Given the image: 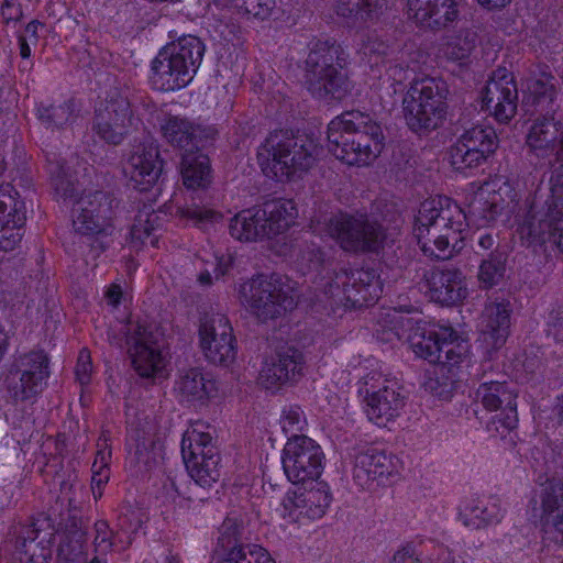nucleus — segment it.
<instances>
[{
  "label": "nucleus",
  "mask_w": 563,
  "mask_h": 563,
  "mask_svg": "<svg viewBox=\"0 0 563 563\" xmlns=\"http://www.w3.org/2000/svg\"><path fill=\"white\" fill-rule=\"evenodd\" d=\"M466 214L446 196L424 200L415 221V235L421 251L438 260L450 258L462 249Z\"/></svg>",
  "instance_id": "nucleus-1"
},
{
  "label": "nucleus",
  "mask_w": 563,
  "mask_h": 563,
  "mask_svg": "<svg viewBox=\"0 0 563 563\" xmlns=\"http://www.w3.org/2000/svg\"><path fill=\"white\" fill-rule=\"evenodd\" d=\"M384 133L369 114L346 111L328 125V148L347 165H368L384 148Z\"/></svg>",
  "instance_id": "nucleus-2"
},
{
  "label": "nucleus",
  "mask_w": 563,
  "mask_h": 563,
  "mask_svg": "<svg viewBox=\"0 0 563 563\" xmlns=\"http://www.w3.org/2000/svg\"><path fill=\"white\" fill-rule=\"evenodd\" d=\"M346 54L334 40H318L305 62V84L320 100H342L351 90L346 71Z\"/></svg>",
  "instance_id": "nucleus-3"
},
{
  "label": "nucleus",
  "mask_w": 563,
  "mask_h": 563,
  "mask_svg": "<svg viewBox=\"0 0 563 563\" xmlns=\"http://www.w3.org/2000/svg\"><path fill=\"white\" fill-rule=\"evenodd\" d=\"M205 54V44L194 35H185L163 47L152 62L151 82L161 91L186 87L196 75Z\"/></svg>",
  "instance_id": "nucleus-4"
},
{
  "label": "nucleus",
  "mask_w": 563,
  "mask_h": 563,
  "mask_svg": "<svg viewBox=\"0 0 563 563\" xmlns=\"http://www.w3.org/2000/svg\"><path fill=\"white\" fill-rule=\"evenodd\" d=\"M263 172L272 177H290L308 170L316 161V146L303 135L287 130L269 133L257 153Z\"/></svg>",
  "instance_id": "nucleus-5"
},
{
  "label": "nucleus",
  "mask_w": 563,
  "mask_h": 563,
  "mask_svg": "<svg viewBox=\"0 0 563 563\" xmlns=\"http://www.w3.org/2000/svg\"><path fill=\"white\" fill-rule=\"evenodd\" d=\"M108 341L119 349L126 346L135 372L145 378L155 377L164 368L162 333L145 321H129L119 330L109 328Z\"/></svg>",
  "instance_id": "nucleus-6"
},
{
  "label": "nucleus",
  "mask_w": 563,
  "mask_h": 563,
  "mask_svg": "<svg viewBox=\"0 0 563 563\" xmlns=\"http://www.w3.org/2000/svg\"><path fill=\"white\" fill-rule=\"evenodd\" d=\"M311 228L332 238L350 253H376L385 239L383 227L366 214L340 212L323 220H311Z\"/></svg>",
  "instance_id": "nucleus-7"
},
{
  "label": "nucleus",
  "mask_w": 563,
  "mask_h": 563,
  "mask_svg": "<svg viewBox=\"0 0 563 563\" xmlns=\"http://www.w3.org/2000/svg\"><path fill=\"white\" fill-rule=\"evenodd\" d=\"M448 85L444 80L426 77L415 81L402 99V113L408 128L428 133L439 128L446 114Z\"/></svg>",
  "instance_id": "nucleus-8"
},
{
  "label": "nucleus",
  "mask_w": 563,
  "mask_h": 563,
  "mask_svg": "<svg viewBox=\"0 0 563 563\" xmlns=\"http://www.w3.org/2000/svg\"><path fill=\"white\" fill-rule=\"evenodd\" d=\"M295 206L289 200H271L262 208L239 212L231 219L230 234L239 241L272 238L289 228L295 218Z\"/></svg>",
  "instance_id": "nucleus-9"
},
{
  "label": "nucleus",
  "mask_w": 563,
  "mask_h": 563,
  "mask_svg": "<svg viewBox=\"0 0 563 563\" xmlns=\"http://www.w3.org/2000/svg\"><path fill=\"white\" fill-rule=\"evenodd\" d=\"M412 351L419 356L438 366L443 373L465 362L468 357V344L460 339L451 328L439 331L417 329L410 338Z\"/></svg>",
  "instance_id": "nucleus-10"
},
{
  "label": "nucleus",
  "mask_w": 563,
  "mask_h": 563,
  "mask_svg": "<svg viewBox=\"0 0 563 563\" xmlns=\"http://www.w3.org/2000/svg\"><path fill=\"white\" fill-rule=\"evenodd\" d=\"M240 298L263 322L292 310L297 305L277 277L266 275L244 283L240 288Z\"/></svg>",
  "instance_id": "nucleus-11"
},
{
  "label": "nucleus",
  "mask_w": 563,
  "mask_h": 563,
  "mask_svg": "<svg viewBox=\"0 0 563 563\" xmlns=\"http://www.w3.org/2000/svg\"><path fill=\"white\" fill-rule=\"evenodd\" d=\"M117 199L109 192H84L73 207V227L87 236H109L114 231Z\"/></svg>",
  "instance_id": "nucleus-12"
},
{
  "label": "nucleus",
  "mask_w": 563,
  "mask_h": 563,
  "mask_svg": "<svg viewBox=\"0 0 563 563\" xmlns=\"http://www.w3.org/2000/svg\"><path fill=\"white\" fill-rule=\"evenodd\" d=\"M328 279L320 284L323 292L330 297H338L342 292L340 300L352 308L374 303L383 291L379 276L374 269H341L333 272Z\"/></svg>",
  "instance_id": "nucleus-13"
},
{
  "label": "nucleus",
  "mask_w": 563,
  "mask_h": 563,
  "mask_svg": "<svg viewBox=\"0 0 563 563\" xmlns=\"http://www.w3.org/2000/svg\"><path fill=\"white\" fill-rule=\"evenodd\" d=\"M49 360L44 351L19 355L4 378L8 395L14 401L31 399L43 391L49 376Z\"/></svg>",
  "instance_id": "nucleus-14"
},
{
  "label": "nucleus",
  "mask_w": 563,
  "mask_h": 563,
  "mask_svg": "<svg viewBox=\"0 0 563 563\" xmlns=\"http://www.w3.org/2000/svg\"><path fill=\"white\" fill-rule=\"evenodd\" d=\"M181 455L191 479L214 485L220 478V456L212 444V435L197 429L185 432Z\"/></svg>",
  "instance_id": "nucleus-15"
},
{
  "label": "nucleus",
  "mask_w": 563,
  "mask_h": 563,
  "mask_svg": "<svg viewBox=\"0 0 563 563\" xmlns=\"http://www.w3.org/2000/svg\"><path fill=\"white\" fill-rule=\"evenodd\" d=\"M283 468L294 484L316 482L324 466L321 446L307 435H294L283 451Z\"/></svg>",
  "instance_id": "nucleus-16"
},
{
  "label": "nucleus",
  "mask_w": 563,
  "mask_h": 563,
  "mask_svg": "<svg viewBox=\"0 0 563 563\" xmlns=\"http://www.w3.org/2000/svg\"><path fill=\"white\" fill-rule=\"evenodd\" d=\"M135 117L126 93L114 90L96 110L92 131L108 144L119 145L134 125Z\"/></svg>",
  "instance_id": "nucleus-17"
},
{
  "label": "nucleus",
  "mask_w": 563,
  "mask_h": 563,
  "mask_svg": "<svg viewBox=\"0 0 563 563\" xmlns=\"http://www.w3.org/2000/svg\"><path fill=\"white\" fill-rule=\"evenodd\" d=\"M200 347L209 363L229 367L236 357L233 328L222 313L207 314L199 327Z\"/></svg>",
  "instance_id": "nucleus-18"
},
{
  "label": "nucleus",
  "mask_w": 563,
  "mask_h": 563,
  "mask_svg": "<svg viewBox=\"0 0 563 563\" xmlns=\"http://www.w3.org/2000/svg\"><path fill=\"white\" fill-rule=\"evenodd\" d=\"M517 395L514 389L506 383L499 380L482 382L476 389V400L483 405L488 411H499L496 413L490 424L499 431L501 427L506 431H510L517 427Z\"/></svg>",
  "instance_id": "nucleus-19"
},
{
  "label": "nucleus",
  "mask_w": 563,
  "mask_h": 563,
  "mask_svg": "<svg viewBox=\"0 0 563 563\" xmlns=\"http://www.w3.org/2000/svg\"><path fill=\"white\" fill-rule=\"evenodd\" d=\"M399 459L374 446L358 449L354 454L353 479L362 488H369L374 482L384 484L399 473Z\"/></svg>",
  "instance_id": "nucleus-20"
},
{
  "label": "nucleus",
  "mask_w": 563,
  "mask_h": 563,
  "mask_svg": "<svg viewBox=\"0 0 563 563\" xmlns=\"http://www.w3.org/2000/svg\"><path fill=\"white\" fill-rule=\"evenodd\" d=\"M518 89L514 76L506 69H497L483 92V108L498 122H509L517 112Z\"/></svg>",
  "instance_id": "nucleus-21"
},
{
  "label": "nucleus",
  "mask_w": 563,
  "mask_h": 563,
  "mask_svg": "<svg viewBox=\"0 0 563 563\" xmlns=\"http://www.w3.org/2000/svg\"><path fill=\"white\" fill-rule=\"evenodd\" d=\"M310 487H298L292 493L287 494L283 501V507L292 521H299L301 518L309 520L320 519L324 516L330 503L331 494L329 487L323 482H309Z\"/></svg>",
  "instance_id": "nucleus-22"
},
{
  "label": "nucleus",
  "mask_w": 563,
  "mask_h": 563,
  "mask_svg": "<svg viewBox=\"0 0 563 563\" xmlns=\"http://www.w3.org/2000/svg\"><path fill=\"white\" fill-rule=\"evenodd\" d=\"M305 356L292 346L278 350L266 360L258 375V383L266 389H275L284 384L297 383L303 376Z\"/></svg>",
  "instance_id": "nucleus-23"
},
{
  "label": "nucleus",
  "mask_w": 563,
  "mask_h": 563,
  "mask_svg": "<svg viewBox=\"0 0 563 563\" xmlns=\"http://www.w3.org/2000/svg\"><path fill=\"white\" fill-rule=\"evenodd\" d=\"M130 183L139 191L150 190L163 173V161L158 146L153 142H142L133 147L124 166Z\"/></svg>",
  "instance_id": "nucleus-24"
},
{
  "label": "nucleus",
  "mask_w": 563,
  "mask_h": 563,
  "mask_svg": "<svg viewBox=\"0 0 563 563\" xmlns=\"http://www.w3.org/2000/svg\"><path fill=\"white\" fill-rule=\"evenodd\" d=\"M517 199V191L508 177L497 175L485 181L475 194L468 208L470 214L485 221L495 220L506 203Z\"/></svg>",
  "instance_id": "nucleus-25"
},
{
  "label": "nucleus",
  "mask_w": 563,
  "mask_h": 563,
  "mask_svg": "<svg viewBox=\"0 0 563 563\" xmlns=\"http://www.w3.org/2000/svg\"><path fill=\"white\" fill-rule=\"evenodd\" d=\"M540 498L545 516L543 540L563 549V479H548L543 484Z\"/></svg>",
  "instance_id": "nucleus-26"
},
{
  "label": "nucleus",
  "mask_w": 563,
  "mask_h": 563,
  "mask_svg": "<svg viewBox=\"0 0 563 563\" xmlns=\"http://www.w3.org/2000/svg\"><path fill=\"white\" fill-rule=\"evenodd\" d=\"M424 278L430 299L440 305H457L467 295L463 274L456 268H434Z\"/></svg>",
  "instance_id": "nucleus-27"
},
{
  "label": "nucleus",
  "mask_w": 563,
  "mask_h": 563,
  "mask_svg": "<svg viewBox=\"0 0 563 563\" xmlns=\"http://www.w3.org/2000/svg\"><path fill=\"white\" fill-rule=\"evenodd\" d=\"M167 143L185 153L199 151L210 137L211 131L178 115H168L161 123Z\"/></svg>",
  "instance_id": "nucleus-28"
},
{
  "label": "nucleus",
  "mask_w": 563,
  "mask_h": 563,
  "mask_svg": "<svg viewBox=\"0 0 563 563\" xmlns=\"http://www.w3.org/2000/svg\"><path fill=\"white\" fill-rule=\"evenodd\" d=\"M512 308L509 301L486 303L481 318V340L487 347L497 350L509 335Z\"/></svg>",
  "instance_id": "nucleus-29"
},
{
  "label": "nucleus",
  "mask_w": 563,
  "mask_h": 563,
  "mask_svg": "<svg viewBox=\"0 0 563 563\" xmlns=\"http://www.w3.org/2000/svg\"><path fill=\"white\" fill-rule=\"evenodd\" d=\"M366 415L378 427H385L399 416L404 407V397L394 386H385L377 391L366 390Z\"/></svg>",
  "instance_id": "nucleus-30"
},
{
  "label": "nucleus",
  "mask_w": 563,
  "mask_h": 563,
  "mask_svg": "<svg viewBox=\"0 0 563 563\" xmlns=\"http://www.w3.org/2000/svg\"><path fill=\"white\" fill-rule=\"evenodd\" d=\"M47 172L55 195L75 205L85 191L68 163L56 154H52L47 158Z\"/></svg>",
  "instance_id": "nucleus-31"
},
{
  "label": "nucleus",
  "mask_w": 563,
  "mask_h": 563,
  "mask_svg": "<svg viewBox=\"0 0 563 563\" xmlns=\"http://www.w3.org/2000/svg\"><path fill=\"white\" fill-rule=\"evenodd\" d=\"M459 516L464 526L481 529L498 522L501 510L495 503L466 498L459 506Z\"/></svg>",
  "instance_id": "nucleus-32"
},
{
  "label": "nucleus",
  "mask_w": 563,
  "mask_h": 563,
  "mask_svg": "<svg viewBox=\"0 0 563 563\" xmlns=\"http://www.w3.org/2000/svg\"><path fill=\"white\" fill-rule=\"evenodd\" d=\"M176 391L183 401H200L214 390V383L199 367H190L179 373Z\"/></svg>",
  "instance_id": "nucleus-33"
},
{
  "label": "nucleus",
  "mask_w": 563,
  "mask_h": 563,
  "mask_svg": "<svg viewBox=\"0 0 563 563\" xmlns=\"http://www.w3.org/2000/svg\"><path fill=\"white\" fill-rule=\"evenodd\" d=\"M180 172L188 189L206 188L211 181L210 159L199 151L183 154Z\"/></svg>",
  "instance_id": "nucleus-34"
},
{
  "label": "nucleus",
  "mask_w": 563,
  "mask_h": 563,
  "mask_svg": "<svg viewBox=\"0 0 563 563\" xmlns=\"http://www.w3.org/2000/svg\"><path fill=\"white\" fill-rule=\"evenodd\" d=\"M38 529L23 527L15 539L14 555L19 563H45L47 550L37 542Z\"/></svg>",
  "instance_id": "nucleus-35"
},
{
  "label": "nucleus",
  "mask_w": 563,
  "mask_h": 563,
  "mask_svg": "<svg viewBox=\"0 0 563 563\" xmlns=\"http://www.w3.org/2000/svg\"><path fill=\"white\" fill-rule=\"evenodd\" d=\"M508 254L501 249H495L479 264L477 279L479 287L490 289L499 285L506 275Z\"/></svg>",
  "instance_id": "nucleus-36"
},
{
  "label": "nucleus",
  "mask_w": 563,
  "mask_h": 563,
  "mask_svg": "<svg viewBox=\"0 0 563 563\" xmlns=\"http://www.w3.org/2000/svg\"><path fill=\"white\" fill-rule=\"evenodd\" d=\"M386 5V0H336L338 15L355 24L377 16Z\"/></svg>",
  "instance_id": "nucleus-37"
},
{
  "label": "nucleus",
  "mask_w": 563,
  "mask_h": 563,
  "mask_svg": "<svg viewBox=\"0 0 563 563\" xmlns=\"http://www.w3.org/2000/svg\"><path fill=\"white\" fill-rule=\"evenodd\" d=\"M559 139V130L553 119L542 118L531 125L527 144L533 151H553Z\"/></svg>",
  "instance_id": "nucleus-38"
},
{
  "label": "nucleus",
  "mask_w": 563,
  "mask_h": 563,
  "mask_svg": "<svg viewBox=\"0 0 563 563\" xmlns=\"http://www.w3.org/2000/svg\"><path fill=\"white\" fill-rule=\"evenodd\" d=\"M457 142L464 144L473 151H478L484 157L494 154L498 146V139L496 132L490 126H474L466 130L459 139Z\"/></svg>",
  "instance_id": "nucleus-39"
},
{
  "label": "nucleus",
  "mask_w": 563,
  "mask_h": 563,
  "mask_svg": "<svg viewBox=\"0 0 563 563\" xmlns=\"http://www.w3.org/2000/svg\"><path fill=\"white\" fill-rule=\"evenodd\" d=\"M10 219L14 224H25V203L11 184L0 185V222Z\"/></svg>",
  "instance_id": "nucleus-40"
},
{
  "label": "nucleus",
  "mask_w": 563,
  "mask_h": 563,
  "mask_svg": "<svg viewBox=\"0 0 563 563\" xmlns=\"http://www.w3.org/2000/svg\"><path fill=\"white\" fill-rule=\"evenodd\" d=\"M459 16L456 0H438L432 13L427 19V29L439 31L453 26Z\"/></svg>",
  "instance_id": "nucleus-41"
},
{
  "label": "nucleus",
  "mask_w": 563,
  "mask_h": 563,
  "mask_svg": "<svg viewBox=\"0 0 563 563\" xmlns=\"http://www.w3.org/2000/svg\"><path fill=\"white\" fill-rule=\"evenodd\" d=\"M450 161L454 169L465 173L482 166L487 158L456 141L450 148Z\"/></svg>",
  "instance_id": "nucleus-42"
},
{
  "label": "nucleus",
  "mask_w": 563,
  "mask_h": 563,
  "mask_svg": "<svg viewBox=\"0 0 563 563\" xmlns=\"http://www.w3.org/2000/svg\"><path fill=\"white\" fill-rule=\"evenodd\" d=\"M74 114L73 103L67 101L60 104L40 106L37 115L42 124L47 129L63 128L66 125Z\"/></svg>",
  "instance_id": "nucleus-43"
},
{
  "label": "nucleus",
  "mask_w": 563,
  "mask_h": 563,
  "mask_svg": "<svg viewBox=\"0 0 563 563\" xmlns=\"http://www.w3.org/2000/svg\"><path fill=\"white\" fill-rule=\"evenodd\" d=\"M243 529L242 522L234 517H227L223 520L218 539L222 553L247 544L243 541Z\"/></svg>",
  "instance_id": "nucleus-44"
},
{
  "label": "nucleus",
  "mask_w": 563,
  "mask_h": 563,
  "mask_svg": "<svg viewBox=\"0 0 563 563\" xmlns=\"http://www.w3.org/2000/svg\"><path fill=\"white\" fill-rule=\"evenodd\" d=\"M550 230H552V221L529 219L519 227L518 233L527 246H533L551 242L548 236Z\"/></svg>",
  "instance_id": "nucleus-45"
},
{
  "label": "nucleus",
  "mask_w": 563,
  "mask_h": 563,
  "mask_svg": "<svg viewBox=\"0 0 563 563\" xmlns=\"http://www.w3.org/2000/svg\"><path fill=\"white\" fill-rule=\"evenodd\" d=\"M265 556L271 555L264 548L250 543L222 553L220 563H263Z\"/></svg>",
  "instance_id": "nucleus-46"
},
{
  "label": "nucleus",
  "mask_w": 563,
  "mask_h": 563,
  "mask_svg": "<svg viewBox=\"0 0 563 563\" xmlns=\"http://www.w3.org/2000/svg\"><path fill=\"white\" fill-rule=\"evenodd\" d=\"M300 263L306 266L309 272H317L321 274L325 272L327 276H323L321 280L324 283L329 276H333L334 269H331V264L325 260L324 253L318 246L311 245L303 250L300 254Z\"/></svg>",
  "instance_id": "nucleus-47"
},
{
  "label": "nucleus",
  "mask_w": 563,
  "mask_h": 563,
  "mask_svg": "<svg viewBox=\"0 0 563 563\" xmlns=\"http://www.w3.org/2000/svg\"><path fill=\"white\" fill-rule=\"evenodd\" d=\"M383 320L385 324H380V329L376 330V334L385 342L399 340L406 325L410 324V319L404 318L397 311L387 312Z\"/></svg>",
  "instance_id": "nucleus-48"
},
{
  "label": "nucleus",
  "mask_w": 563,
  "mask_h": 563,
  "mask_svg": "<svg viewBox=\"0 0 563 563\" xmlns=\"http://www.w3.org/2000/svg\"><path fill=\"white\" fill-rule=\"evenodd\" d=\"M177 213L181 218H186L201 228H205L209 223L217 222L222 218V216L214 210L200 207L195 202L178 207Z\"/></svg>",
  "instance_id": "nucleus-49"
},
{
  "label": "nucleus",
  "mask_w": 563,
  "mask_h": 563,
  "mask_svg": "<svg viewBox=\"0 0 563 563\" xmlns=\"http://www.w3.org/2000/svg\"><path fill=\"white\" fill-rule=\"evenodd\" d=\"M553 81V76L542 75L530 88L536 103L540 106L542 110L547 109L556 97V89Z\"/></svg>",
  "instance_id": "nucleus-50"
},
{
  "label": "nucleus",
  "mask_w": 563,
  "mask_h": 563,
  "mask_svg": "<svg viewBox=\"0 0 563 563\" xmlns=\"http://www.w3.org/2000/svg\"><path fill=\"white\" fill-rule=\"evenodd\" d=\"M24 224H14L10 219L0 222V251L11 252L21 243Z\"/></svg>",
  "instance_id": "nucleus-51"
},
{
  "label": "nucleus",
  "mask_w": 563,
  "mask_h": 563,
  "mask_svg": "<svg viewBox=\"0 0 563 563\" xmlns=\"http://www.w3.org/2000/svg\"><path fill=\"white\" fill-rule=\"evenodd\" d=\"M276 7V0H241L239 12L257 20L268 19Z\"/></svg>",
  "instance_id": "nucleus-52"
},
{
  "label": "nucleus",
  "mask_w": 563,
  "mask_h": 563,
  "mask_svg": "<svg viewBox=\"0 0 563 563\" xmlns=\"http://www.w3.org/2000/svg\"><path fill=\"white\" fill-rule=\"evenodd\" d=\"M474 46L473 38H468V36L462 37L459 35L448 42L444 48V54L448 59L462 64L468 58Z\"/></svg>",
  "instance_id": "nucleus-53"
},
{
  "label": "nucleus",
  "mask_w": 563,
  "mask_h": 563,
  "mask_svg": "<svg viewBox=\"0 0 563 563\" xmlns=\"http://www.w3.org/2000/svg\"><path fill=\"white\" fill-rule=\"evenodd\" d=\"M86 534L82 531H74L67 536V540L59 545V555L67 561H78L84 554Z\"/></svg>",
  "instance_id": "nucleus-54"
},
{
  "label": "nucleus",
  "mask_w": 563,
  "mask_h": 563,
  "mask_svg": "<svg viewBox=\"0 0 563 563\" xmlns=\"http://www.w3.org/2000/svg\"><path fill=\"white\" fill-rule=\"evenodd\" d=\"M212 487L213 485H205L192 479V483L187 486L183 500L186 501L188 508L198 510L201 505L210 500L208 489Z\"/></svg>",
  "instance_id": "nucleus-55"
},
{
  "label": "nucleus",
  "mask_w": 563,
  "mask_h": 563,
  "mask_svg": "<svg viewBox=\"0 0 563 563\" xmlns=\"http://www.w3.org/2000/svg\"><path fill=\"white\" fill-rule=\"evenodd\" d=\"M438 0H407L408 16L421 27L427 29V19Z\"/></svg>",
  "instance_id": "nucleus-56"
},
{
  "label": "nucleus",
  "mask_w": 563,
  "mask_h": 563,
  "mask_svg": "<svg viewBox=\"0 0 563 563\" xmlns=\"http://www.w3.org/2000/svg\"><path fill=\"white\" fill-rule=\"evenodd\" d=\"M303 423V412L299 406L290 405L283 409L280 424L284 432L300 431Z\"/></svg>",
  "instance_id": "nucleus-57"
},
{
  "label": "nucleus",
  "mask_w": 563,
  "mask_h": 563,
  "mask_svg": "<svg viewBox=\"0 0 563 563\" xmlns=\"http://www.w3.org/2000/svg\"><path fill=\"white\" fill-rule=\"evenodd\" d=\"M95 540L93 545L96 552H99L101 554H104L109 552L113 545L112 543V537L113 532L110 529L109 525L104 520H98L95 523Z\"/></svg>",
  "instance_id": "nucleus-58"
},
{
  "label": "nucleus",
  "mask_w": 563,
  "mask_h": 563,
  "mask_svg": "<svg viewBox=\"0 0 563 563\" xmlns=\"http://www.w3.org/2000/svg\"><path fill=\"white\" fill-rule=\"evenodd\" d=\"M547 335L563 345V307L553 308L547 320Z\"/></svg>",
  "instance_id": "nucleus-59"
},
{
  "label": "nucleus",
  "mask_w": 563,
  "mask_h": 563,
  "mask_svg": "<svg viewBox=\"0 0 563 563\" xmlns=\"http://www.w3.org/2000/svg\"><path fill=\"white\" fill-rule=\"evenodd\" d=\"M91 369L90 354L87 350H81L75 367L76 377L81 385L90 382Z\"/></svg>",
  "instance_id": "nucleus-60"
},
{
  "label": "nucleus",
  "mask_w": 563,
  "mask_h": 563,
  "mask_svg": "<svg viewBox=\"0 0 563 563\" xmlns=\"http://www.w3.org/2000/svg\"><path fill=\"white\" fill-rule=\"evenodd\" d=\"M134 461L144 470H150L156 463L155 454L148 450V444L145 441L136 444Z\"/></svg>",
  "instance_id": "nucleus-61"
},
{
  "label": "nucleus",
  "mask_w": 563,
  "mask_h": 563,
  "mask_svg": "<svg viewBox=\"0 0 563 563\" xmlns=\"http://www.w3.org/2000/svg\"><path fill=\"white\" fill-rule=\"evenodd\" d=\"M550 197L548 199L549 208L560 211L563 209V181L560 178H551Z\"/></svg>",
  "instance_id": "nucleus-62"
},
{
  "label": "nucleus",
  "mask_w": 563,
  "mask_h": 563,
  "mask_svg": "<svg viewBox=\"0 0 563 563\" xmlns=\"http://www.w3.org/2000/svg\"><path fill=\"white\" fill-rule=\"evenodd\" d=\"M495 249H500L498 244V235L487 232H479L476 235L475 252H493Z\"/></svg>",
  "instance_id": "nucleus-63"
},
{
  "label": "nucleus",
  "mask_w": 563,
  "mask_h": 563,
  "mask_svg": "<svg viewBox=\"0 0 563 563\" xmlns=\"http://www.w3.org/2000/svg\"><path fill=\"white\" fill-rule=\"evenodd\" d=\"M365 55H386L388 52V45L378 38L377 35H369L363 45Z\"/></svg>",
  "instance_id": "nucleus-64"
}]
</instances>
